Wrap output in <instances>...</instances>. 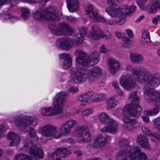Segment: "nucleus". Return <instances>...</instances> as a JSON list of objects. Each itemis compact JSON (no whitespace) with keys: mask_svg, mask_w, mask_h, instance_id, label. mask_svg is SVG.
Returning a JSON list of instances; mask_svg holds the SVG:
<instances>
[{"mask_svg":"<svg viewBox=\"0 0 160 160\" xmlns=\"http://www.w3.org/2000/svg\"><path fill=\"white\" fill-rule=\"evenodd\" d=\"M125 69L131 70L132 72V75H123L120 78V83L126 90H130L135 87V79L139 83L148 85L157 86L160 83V75L158 73H152L144 69L138 71L132 68L130 64L127 66Z\"/></svg>","mask_w":160,"mask_h":160,"instance_id":"obj_1","label":"nucleus"},{"mask_svg":"<svg viewBox=\"0 0 160 160\" xmlns=\"http://www.w3.org/2000/svg\"><path fill=\"white\" fill-rule=\"evenodd\" d=\"M23 141V150L29 152L32 157L28 155L18 154L15 155L14 160H33V158L38 160L43 158L44 155L40 144L34 143L28 139H24Z\"/></svg>","mask_w":160,"mask_h":160,"instance_id":"obj_2","label":"nucleus"},{"mask_svg":"<svg viewBox=\"0 0 160 160\" xmlns=\"http://www.w3.org/2000/svg\"><path fill=\"white\" fill-rule=\"evenodd\" d=\"M102 74V69L98 66L93 67L85 71L78 69L73 72L72 80L77 83L84 82L86 79L89 82H93L99 78Z\"/></svg>","mask_w":160,"mask_h":160,"instance_id":"obj_3","label":"nucleus"},{"mask_svg":"<svg viewBox=\"0 0 160 160\" xmlns=\"http://www.w3.org/2000/svg\"><path fill=\"white\" fill-rule=\"evenodd\" d=\"M69 95L67 92H60L57 94L52 103L53 107H46L41 110V114L51 116L62 113L65 103V97Z\"/></svg>","mask_w":160,"mask_h":160,"instance_id":"obj_4","label":"nucleus"},{"mask_svg":"<svg viewBox=\"0 0 160 160\" xmlns=\"http://www.w3.org/2000/svg\"><path fill=\"white\" fill-rule=\"evenodd\" d=\"M13 122L17 128L23 131L28 132L31 138L36 136V131L32 127L35 126L37 121L33 117H22L21 116L12 118Z\"/></svg>","mask_w":160,"mask_h":160,"instance_id":"obj_5","label":"nucleus"},{"mask_svg":"<svg viewBox=\"0 0 160 160\" xmlns=\"http://www.w3.org/2000/svg\"><path fill=\"white\" fill-rule=\"evenodd\" d=\"M33 17L36 19H44L48 21H55L59 19L58 12L55 7H48L45 9H40L36 11Z\"/></svg>","mask_w":160,"mask_h":160,"instance_id":"obj_6","label":"nucleus"},{"mask_svg":"<svg viewBox=\"0 0 160 160\" xmlns=\"http://www.w3.org/2000/svg\"><path fill=\"white\" fill-rule=\"evenodd\" d=\"M132 106L126 105L124 108L123 121L125 123L124 128L129 131H132L134 128L135 121L132 118L135 116L138 112L137 109L132 108Z\"/></svg>","mask_w":160,"mask_h":160,"instance_id":"obj_7","label":"nucleus"},{"mask_svg":"<svg viewBox=\"0 0 160 160\" xmlns=\"http://www.w3.org/2000/svg\"><path fill=\"white\" fill-rule=\"evenodd\" d=\"M100 121L102 123H105L107 126L100 129L102 132L116 133L117 132L118 125L117 122L105 113H102L99 116Z\"/></svg>","mask_w":160,"mask_h":160,"instance_id":"obj_8","label":"nucleus"},{"mask_svg":"<svg viewBox=\"0 0 160 160\" xmlns=\"http://www.w3.org/2000/svg\"><path fill=\"white\" fill-rule=\"evenodd\" d=\"M48 26L52 34L55 36L69 35L73 32L68 25L64 23H57L53 22L50 23Z\"/></svg>","mask_w":160,"mask_h":160,"instance_id":"obj_9","label":"nucleus"},{"mask_svg":"<svg viewBox=\"0 0 160 160\" xmlns=\"http://www.w3.org/2000/svg\"><path fill=\"white\" fill-rule=\"evenodd\" d=\"M41 134L47 138H58L61 137L57 127L50 124L43 126L39 129Z\"/></svg>","mask_w":160,"mask_h":160,"instance_id":"obj_10","label":"nucleus"},{"mask_svg":"<svg viewBox=\"0 0 160 160\" xmlns=\"http://www.w3.org/2000/svg\"><path fill=\"white\" fill-rule=\"evenodd\" d=\"M77 133L78 140L81 142H88L91 140V136L87 126H81L78 128Z\"/></svg>","mask_w":160,"mask_h":160,"instance_id":"obj_11","label":"nucleus"},{"mask_svg":"<svg viewBox=\"0 0 160 160\" xmlns=\"http://www.w3.org/2000/svg\"><path fill=\"white\" fill-rule=\"evenodd\" d=\"M88 37L93 40H98L101 38L106 37L107 39L111 38V35L106 36L104 32L101 30L100 28L96 25H93L92 27L91 30L89 34Z\"/></svg>","mask_w":160,"mask_h":160,"instance_id":"obj_12","label":"nucleus"},{"mask_svg":"<svg viewBox=\"0 0 160 160\" xmlns=\"http://www.w3.org/2000/svg\"><path fill=\"white\" fill-rule=\"evenodd\" d=\"M76 56V61L77 63L83 66H87L90 62V58L84 52L77 50L75 52Z\"/></svg>","mask_w":160,"mask_h":160,"instance_id":"obj_13","label":"nucleus"},{"mask_svg":"<svg viewBox=\"0 0 160 160\" xmlns=\"http://www.w3.org/2000/svg\"><path fill=\"white\" fill-rule=\"evenodd\" d=\"M136 9V6L134 5L129 6L128 5L122 6L118 8L119 14H118V17L122 23H124L125 20L126 15L134 12Z\"/></svg>","mask_w":160,"mask_h":160,"instance_id":"obj_14","label":"nucleus"},{"mask_svg":"<svg viewBox=\"0 0 160 160\" xmlns=\"http://www.w3.org/2000/svg\"><path fill=\"white\" fill-rule=\"evenodd\" d=\"M144 96L149 102L160 103V93L153 89L146 90L144 92Z\"/></svg>","mask_w":160,"mask_h":160,"instance_id":"obj_15","label":"nucleus"},{"mask_svg":"<svg viewBox=\"0 0 160 160\" xmlns=\"http://www.w3.org/2000/svg\"><path fill=\"white\" fill-rule=\"evenodd\" d=\"M56 45L59 48H64L66 49L70 48L74 45L77 46L75 43H74L72 40L68 37L58 39L56 42Z\"/></svg>","mask_w":160,"mask_h":160,"instance_id":"obj_16","label":"nucleus"},{"mask_svg":"<svg viewBox=\"0 0 160 160\" xmlns=\"http://www.w3.org/2000/svg\"><path fill=\"white\" fill-rule=\"evenodd\" d=\"M130 149L132 150L131 160H147L146 155L138 147H131Z\"/></svg>","mask_w":160,"mask_h":160,"instance_id":"obj_17","label":"nucleus"},{"mask_svg":"<svg viewBox=\"0 0 160 160\" xmlns=\"http://www.w3.org/2000/svg\"><path fill=\"white\" fill-rule=\"evenodd\" d=\"M130 147H128L127 149L121 150L116 153L115 158L116 160H128L129 158L131 160L132 150Z\"/></svg>","mask_w":160,"mask_h":160,"instance_id":"obj_18","label":"nucleus"},{"mask_svg":"<svg viewBox=\"0 0 160 160\" xmlns=\"http://www.w3.org/2000/svg\"><path fill=\"white\" fill-rule=\"evenodd\" d=\"M110 139V137L109 136L105 137L102 135H99L94 140L95 143L93 146L100 148L106 145Z\"/></svg>","mask_w":160,"mask_h":160,"instance_id":"obj_19","label":"nucleus"},{"mask_svg":"<svg viewBox=\"0 0 160 160\" xmlns=\"http://www.w3.org/2000/svg\"><path fill=\"white\" fill-rule=\"evenodd\" d=\"M110 72L113 74H115L120 68L119 63L113 58L109 57L107 61Z\"/></svg>","mask_w":160,"mask_h":160,"instance_id":"obj_20","label":"nucleus"},{"mask_svg":"<svg viewBox=\"0 0 160 160\" xmlns=\"http://www.w3.org/2000/svg\"><path fill=\"white\" fill-rule=\"evenodd\" d=\"M129 98L132 99V103L129 105H127L132 106V108L137 109V111L138 112H141L142 109L139 106L138 102L139 101V97L137 95V92L134 91L131 92L129 97Z\"/></svg>","mask_w":160,"mask_h":160,"instance_id":"obj_21","label":"nucleus"},{"mask_svg":"<svg viewBox=\"0 0 160 160\" xmlns=\"http://www.w3.org/2000/svg\"><path fill=\"white\" fill-rule=\"evenodd\" d=\"M93 96L92 92H88L81 95L78 98V101L80 105L84 106L89 103L90 100Z\"/></svg>","mask_w":160,"mask_h":160,"instance_id":"obj_22","label":"nucleus"},{"mask_svg":"<svg viewBox=\"0 0 160 160\" xmlns=\"http://www.w3.org/2000/svg\"><path fill=\"white\" fill-rule=\"evenodd\" d=\"M80 33L77 36V38L74 40L76 45L81 44L84 39V37L88 33L87 29L84 27H81L79 29Z\"/></svg>","mask_w":160,"mask_h":160,"instance_id":"obj_23","label":"nucleus"},{"mask_svg":"<svg viewBox=\"0 0 160 160\" xmlns=\"http://www.w3.org/2000/svg\"><path fill=\"white\" fill-rule=\"evenodd\" d=\"M8 137L11 140L9 145L11 147L18 145L21 140L18 134L12 132L8 133Z\"/></svg>","mask_w":160,"mask_h":160,"instance_id":"obj_24","label":"nucleus"},{"mask_svg":"<svg viewBox=\"0 0 160 160\" xmlns=\"http://www.w3.org/2000/svg\"><path fill=\"white\" fill-rule=\"evenodd\" d=\"M60 59H63L62 67L65 69L69 68L72 64V59L69 55L67 53H62L59 55Z\"/></svg>","mask_w":160,"mask_h":160,"instance_id":"obj_25","label":"nucleus"},{"mask_svg":"<svg viewBox=\"0 0 160 160\" xmlns=\"http://www.w3.org/2000/svg\"><path fill=\"white\" fill-rule=\"evenodd\" d=\"M137 139V142L142 148L145 149H150V147L148 143L147 138L144 135H138Z\"/></svg>","mask_w":160,"mask_h":160,"instance_id":"obj_26","label":"nucleus"},{"mask_svg":"<svg viewBox=\"0 0 160 160\" xmlns=\"http://www.w3.org/2000/svg\"><path fill=\"white\" fill-rule=\"evenodd\" d=\"M67 7L70 12H74L79 8L78 0H66Z\"/></svg>","mask_w":160,"mask_h":160,"instance_id":"obj_27","label":"nucleus"},{"mask_svg":"<svg viewBox=\"0 0 160 160\" xmlns=\"http://www.w3.org/2000/svg\"><path fill=\"white\" fill-rule=\"evenodd\" d=\"M130 61L133 63L139 64L143 61L142 56L139 54L132 53L130 55Z\"/></svg>","mask_w":160,"mask_h":160,"instance_id":"obj_28","label":"nucleus"},{"mask_svg":"<svg viewBox=\"0 0 160 160\" xmlns=\"http://www.w3.org/2000/svg\"><path fill=\"white\" fill-rule=\"evenodd\" d=\"M99 21L104 23L106 25H115L117 24L121 25L123 24L120 19H105L103 17H101L99 18Z\"/></svg>","mask_w":160,"mask_h":160,"instance_id":"obj_29","label":"nucleus"},{"mask_svg":"<svg viewBox=\"0 0 160 160\" xmlns=\"http://www.w3.org/2000/svg\"><path fill=\"white\" fill-rule=\"evenodd\" d=\"M106 11L111 16L116 17L115 19H120V18H119L118 16V14H119L118 8H116L112 6H108L106 8Z\"/></svg>","mask_w":160,"mask_h":160,"instance_id":"obj_30","label":"nucleus"},{"mask_svg":"<svg viewBox=\"0 0 160 160\" xmlns=\"http://www.w3.org/2000/svg\"><path fill=\"white\" fill-rule=\"evenodd\" d=\"M56 152L60 158L68 157L71 153L70 150L64 147H59L56 149Z\"/></svg>","mask_w":160,"mask_h":160,"instance_id":"obj_31","label":"nucleus"},{"mask_svg":"<svg viewBox=\"0 0 160 160\" xmlns=\"http://www.w3.org/2000/svg\"><path fill=\"white\" fill-rule=\"evenodd\" d=\"M158 8L160 10V0H152L151 4L148 9L149 12H155Z\"/></svg>","mask_w":160,"mask_h":160,"instance_id":"obj_32","label":"nucleus"},{"mask_svg":"<svg viewBox=\"0 0 160 160\" xmlns=\"http://www.w3.org/2000/svg\"><path fill=\"white\" fill-rule=\"evenodd\" d=\"M160 106L156 105L152 110H146L143 112V114L145 115L151 116L153 114H156L158 113L159 111Z\"/></svg>","mask_w":160,"mask_h":160,"instance_id":"obj_33","label":"nucleus"},{"mask_svg":"<svg viewBox=\"0 0 160 160\" xmlns=\"http://www.w3.org/2000/svg\"><path fill=\"white\" fill-rule=\"evenodd\" d=\"M76 123V121L70 119L63 122L62 124L71 131V129L75 125Z\"/></svg>","mask_w":160,"mask_h":160,"instance_id":"obj_34","label":"nucleus"},{"mask_svg":"<svg viewBox=\"0 0 160 160\" xmlns=\"http://www.w3.org/2000/svg\"><path fill=\"white\" fill-rule=\"evenodd\" d=\"M115 100L114 97H112L111 98H109L107 100L108 105L107 106V109H111L115 107L117 103L113 101V100Z\"/></svg>","mask_w":160,"mask_h":160,"instance_id":"obj_35","label":"nucleus"},{"mask_svg":"<svg viewBox=\"0 0 160 160\" xmlns=\"http://www.w3.org/2000/svg\"><path fill=\"white\" fill-rule=\"evenodd\" d=\"M23 2L32 3L38 2L41 7H43L48 0H21Z\"/></svg>","mask_w":160,"mask_h":160,"instance_id":"obj_36","label":"nucleus"},{"mask_svg":"<svg viewBox=\"0 0 160 160\" xmlns=\"http://www.w3.org/2000/svg\"><path fill=\"white\" fill-rule=\"evenodd\" d=\"M59 130L60 132L59 134L61 136L62 135L65 136L68 135L70 132V131L62 124L60 127Z\"/></svg>","mask_w":160,"mask_h":160,"instance_id":"obj_37","label":"nucleus"},{"mask_svg":"<svg viewBox=\"0 0 160 160\" xmlns=\"http://www.w3.org/2000/svg\"><path fill=\"white\" fill-rule=\"evenodd\" d=\"M118 144L122 148H126L127 149L128 147H132L129 146V142L126 139H121L118 141Z\"/></svg>","mask_w":160,"mask_h":160,"instance_id":"obj_38","label":"nucleus"},{"mask_svg":"<svg viewBox=\"0 0 160 160\" xmlns=\"http://www.w3.org/2000/svg\"><path fill=\"white\" fill-rule=\"evenodd\" d=\"M142 131L146 135L154 137V140H159L160 139V137L159 136L155 135L153 133H151V132L149 130L148 128H142Z\"/></svg>","mask_w":160,"mask_h":160,"instance_id":"obj_39","label":"nucleus"},{"mask_svg":"<svg viewBox=\"0 0 160 160\" xmlns=\"http://www.w3.org/2000/svg\"><path fill=\"white\" fill-rule=\"evenodd\" d=\"M87 15L94 20L98 21H99V18L101 17L98 16L96 12L94 11H92V12H88V14Z\"/></svg>","mask_w":160,"mask_h":160,"instance_id":"obj_40","label":"nucleus"},{"mask_svg":"<svg viewBox=\"0 0 160 160\" xmlns=\"http://www.w3.org/2000/svg\"><path fill=\"white\" fill-rule=\"evenodd\" d=\"M130 38L125 37H123L122 40L123 42L122 44V46L123 48H128L130 46Z\"/></svg>","mask_w":160,"mask_h":160,"instance_id":"obj_41","label":"nucleus"},{"mask_svg":"<svg viewBox=\"0 0 160 160\" xmlns=\"http://www.w3.org/2000/svg\"><path fill=\"white\" fill-rule=\"evenodd\" d=\"M142 37L145 41L147 42L150 43L151 42L148 32L147 31H144L142 33Z\"/></svg>","mask_w":160,"mask_h":160,"instance_id":"obj_42","label":"nucleus"},{"mask_svg":"<svg viewBox=\"0 0 160 160\" xmlns=\"http://www.w3.org/2000/svg\"><path fill=\"white\" fill-rule=\"evenodd\" d=\"M112 85L113 87L117 91V93L119 95H122V92L120 87H119L118 83L116 81H114L112 82Z\"/></svg>","mask_w":160,"mask_h":160,"instance_id":"obj_43","label":"nucleus"},{"mask_svg":"<svg viewBox=\"0 0 160 160\" xmlns=\"http://www.w3.org/2000/svg\"><path fill=\"white\" fill-rule=\"evenodd\" d=\"M93 112V110L92 108L87 109L82 112L81 115L82 117H87L91 114Z\"/></svg>","mask_w":160,"mask_h":160,"instance_id":"obj_44","label":"nucleus"},{"mask_svg":"<svg viewBox=\"0 0 160 160\" xmlns=\"http://www.w3.org/2000/svg\"><path fill=\"white\" fill-rule=\"evenodd\" d=\"M148 1V0H136L137 3L142 9L145 8Z\"/></svg>","mask_w":160,"mask_h":160,"instance_id":"obj_45","label":"nucleus"},{"mask_svg":"<svg viewBox=\"0 0 160 160\" xmlns=\"http://www.w3.org/2000/svg\"><path fill=\"white\" fill-rule=\"evenodd\" d=\"M22 11L21 17L22 18L24 19H26L29 13V10L27 8H22Z\"/></svg>","mask_w":160,"mask_h":160,"instance_id":"obj_46","label":"nucleus"},{"mask_svg":"<svg viewBox=\"0 0 160 160\" xmlns=\"http://www.w3.org/2000/svg\"><path fill=\"white\" fill-rule=\"evenodd\" d=\"M154 126L160 132V117L153 121Z\"/></svg>","mask_w":160,"mask_h":160,"instance_id":"obj_47","label":"nucleus"},{"mask_svg":"<svg viewBox=\"0 0 160 160\" xmlns=\"http://www.w3.org/2000/svg\"><path fill=\"white\" fill-rule=\"evenodd\" d=\"M91 57L94 62H97L99 58V53L97 52H94L91 55Z\"/></svg>","mask_w":160,"mask_h":160,"instance_id":"obj_48","label":"nucleus"},{"mask_svg":"<svg viewBox=\"0 0 160 160\" xmlns=\"http://www.w3.org/2000/svg\"><path fill=\"white\" fill-rule=\"evenodd\" d=\"M1 17L2 18H3L4 19L6 20H7L8 19H9L12 18L16 20H17L18 19V18L16 17H15L11 16H10L9 13H7L2 14V15H1Z\"/></svg>","mask_w":160,"mask_h":160,"instance_id":"obj_49","label":"nucleus"},{"mask_svg":"<svg viewBox=\"0 0 160 160\" xmlns=\"http://www.w3.org/2000/svg\"><path fill=\"white\" fill-rule=\"evenodd\" d=\"M64 18L68 22L71 23H75L76 21L75 18L72 16H65Z\"/></svg>","mask_w":160,"mask_h":160,"instance_id":"obj_50","label":"nucleus"},{"mask_svg":"<svg viewBox=\"0 0 160 160\" xmlns=\"http://www.w3.org/2000/svg\"><path fill=\"white\" fill-rule=\"evenodd\" d=\"M106 97V95L105 94L101 93L97 95L95 100L97 101H101Z\"/></svg>","mask_w":160,"mask_h":160,"instance_id":"obj_51","label":"nucleus"},{"mask_svg":"<svg viewBox=\"0 0 160 160\" xmlns=\"http://www.w3.org/2000/svg\"><path fill=\"white\" fill-rule=\"evenodd\" d=\"M50 157L52 160H55L58 158H60L59 155L56 152V150L53 153L50 154Z\"/></svg>","mask_w":160,"mask_h":160,"instance_id":"obj_52","label":"nucleus"},{"mask_svg":"<svg viewBox=\"0 0 160 160\" xmlns=\"http://www.w3.org/2000/svg\"><path fill=\"white\" fill-rule=\"evenodd\" d=\"M119 0H107V2L108 4L111 5L116 6V2H118Z\"/></svg>","mask_w":160,"mask_h":160,"instance_id":"obj_53","label":"nucleus"},{"mask_svg":"<svg viewBox=\"0 0 160 160\" xmlns=\"http://www.w3.org/2000/svg\"><path fill=\"white\" fill-rule=\"evenodd\" d=\"M74 153L77 155V159L80 160L81 159V156L82 154L80 150H75L74 151Z\"/></svg>","mask_w":160,"mask_h":160,"instance_id":"obj_54","label":"nucleus"},{"mask_svg":"<svg viewBox=\"0 0 160 160\" xmlns=\"http://www.w3.org/2000/svg\"><path fill=\"white\" fill-rule=\"evenodd\" d=\"M78 89L77 87H72L69 89V92L73 93H75L78 91Z\"/></svg>","mask_w":160,"mask_h":160,"instance_id":"obj_55","label":"nucleus"},{"mask_svg":"<svg viewBox=\"0 0 160 160\" xmlns=\"http://www.w3.org/2000/svg\"><path fill=\"white\" fill-rule=\"evenodd\" d=\"M100 52L102 53H106L108 52V50L106 49L105 46L102 45L100 48Z\"/></svg>","mask_w":160,"mask_h":160,"instance_id":"obj_56","label":"nucleus"},{"mask_svg":"<svg viewBox=\"0 0 160 160\" xmlns=\"http://www.w3.org/2000/svg\"><path fill=\"white\" fill-rule=\"evenodd\" d=\"M5 129V127L3 125H0V138L3 136Z\"/></svg>","mask_w":160,"mask_h":160,"instance_id":"obj_57","label":"nucleus"},{"mask_svg":"<svg viewBox=\"0 0 160 160\" xmlns=\"http://www.w3.org/2000/svg\"><path fill=\"white\" fill-rule=\"evenodd\" d=\"M160 21V15L158 16L157 17L153 18L152 19V22L153 24L156 25L158 24V22Z\"/></svg>","mask_w":160,"mask_h":160,"instance_id":"obj_58","label":"nucleus"},{"mask_svg":"<svg viewBox=\"0 0 160 160\" xmlns=\"http://www.w3.org/2000/svg\"><path fill=\"white\" fill-rule=\"evenodd\" d=\"M93 11V8L92 7V6L91 5H89L88 6L85 10L87 14H88V12H90Z\"/></svg>","mask_w":160,"mask_h":160,"instance_id":"obj_59","label":"nucleus"},{"mask_svg":"<svg viewBox=\"0 0 160 160\" xmlns=\"http://www.w3.org/2000/svg\"><path fill=\"white\" fill-rule=\"evenodd\" d=\"M18 0H9L11 6H15L18 2Z\"/></svg>","mask_w":160,"mask_h":160,"instance_id":"obj_60","label":"nucleus"},{"mask_svg":"<svg viewBox=\"0 0 160 160\" xmlns=\"http://www.w3.org/2000/svg\"><path fill=\"white\" fill-rule=\"evenodd\" d=\"M127 33L128 35L130 36V37H132L133 36V34L132 32V31L130 29H127Z\"/></svg>","mask_w":160,"mask_h":160,"instance_id":"obj_61","label":"nucleus"},{"mask_svg":"<svg viewBox=\"0 0 160 160\" xmlns=\"http://www.w3.org/2000/svg\"><path fill=\"white\" fill-rule=\"evenodd\" d=\"M143 121L146 123H148L149 122V119L146 116H143L142 117Z\"/></svg>","mask_w":160,"mask_h":160,"instance_id":"obj_62","label":"nucleus"},{"mask_svg":"<svg viewBox=\"0 0 160 160\" xmlns=\"http://www.w3.org/2000/svg\"><path fill=\"white\" fill-rule=\"evenodd\" d=\"M94 143H95V142L94 141L93 143H91V144H88V145L87 146V148H89V149H91L92 147L94 148L97 147V146H93Z\"/></svg>","mask_w":160,"mask_h":160,"instance_id":"obj_63","label":"nucleus"},{"mask_svg":"<svg viewBox=\"0 0 160 160\" xmlns=\"http://www.w3.org/2000/svg\"><path fill=\"white\" fill-rule=\"evenodd\" d=\"M115 34L116 37L118 38H120L122 36L121 33L118 31H117L115 32Z\"/></svg>","mask_w":160,"mask_h":160,"instance_id":"obj_64","label":"nucleus"}]
</instances>
